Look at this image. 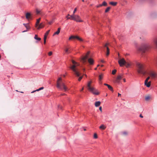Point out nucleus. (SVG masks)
Instances as JSON below:
<instances>
[{"label":"nucleus","instance_id":"1","mask_svg":"<svg viewBox=\"0 0 157 157\" xmlns=\"http://www.w3.org/2000/svg\"><path fill=\"white\" fill-rule=\"evenodd\" d=\"M73 65L70 67V68L73 71L74 74L77 76L78 77L80 75V73L78 68L77 66L79 65V64L74 61L72 60Z\"/></svg>","mask_w":157,"mask_h":157},{"label":"nucleus","instance_id":"2","mask_svg":"<svg viewBox=\"0 0 157 157\" xmlns=\"http://www.w3.org/2000/svg\"><path fill=\"white\" fill-rule=\"evenodd\" d=\"M56 87L60 90H64V91L67 90V88L62 81L61 77L59 78L57 81Z\"/></svg>","mask_w":157,"mask_h":157},{"label":"nucleus","instance_id":"3","mask_svg":"<svg viewBox=\"0 0 157 157\" xmlns=\"http://www.w3.org/2000/svg\"><path fill=\"white\" fill-rule=\"evenodd\" d=\"M136 66L137 71L139 73L143 75L145 74L146 72L144 70V65L143 63L137 62L136 63Z\"/></svg>","mask_w":157,"mask_h":157},{"label":"nucleus","instance_id":"4","mask_svg":"<svg viewBox=\"0 0 157 157\" xmlns=\"http://www.w3.org/2000/svg\"><path fill=\"white\" fill-rule=\"evenodd\" d=\"M92 82L91 81L88 82L87 85V87L88 90L94 94L96 95H98L99 94V92H98V90L94 89L93 87L91 86V84Z\"/></svg>","mask_w":157,"mask_h":157},{"label":"nucleus","instance_id":"5","mask_svg":"<svg viewBox=\"0 0 157 157\" xmlns=\"http://www.w3.org/2000/svg\"><path fill=\"white\" fill-rule=\"evenodd\" d=\"M149 48V45L147 44H142L140 47L138 48V50L144 53Z\"/></svg>","mask_w":157,"mask_h":157},{"label":"nucleus","instance_id":"6","mask_svg":"<svg viewBox=\"0 0 157 157\" xmlns=\"http://www.w3.org/2000/svg\"><path fill=\"white\" fill-rule=\"evenodd\" d=\"M75 39H76L80 41H82L83 40V39L82 38L78 36H71L69 38V40Z\"/></svg>","mask_w":157,"mask_h":157},{"label":"nucleus","instance_id":"7","mask_svg":"<svg viewBox=\"0 0 157 157\" xmlns=\"http://www.w3.org/2000/svg\"><path fill=\"white\" fill-rule=\"evenodd\" d=\"M90 54V52H88L86 55L81 58V61L83 63H85L86 62V59L88 57V56Z\"/></svg>","mask_w":157,"mask_h":157},{"label":"nucleus","instance_id":"8","mask_svg":"<svg viewBox=\"0 0 157 157\" xmlns=\"http://www.w3.org/2000/svg\"><path fill=\"white\" fill-rule=\"evenodd\" d=\"M118 63L121 67H122L125 65L126 61L124 58H122L118 61Z\"/></svg>","mask_w":157,"mask_h":157},{"label":"nucleus","instance_id":"9","mask_svg":"<svg viewBox=\"0 0 157 157\" xmlns=\"http://www.w3.org/2000/svg\"><path fill=\"white\" fill-rule=\"evenodd\" d=\"M150 77L149 76L147 77L145 81L144 85L147 87H149L151 86V82H148V80L149 79Z\"/></svg>","mask_w":157,"mask_h":157},{"label":"nucleus","instance_id":"10","mask_svg":"<svg viewBox=\"0 0 157 157\" xmlns=\"http://www.w3.org/2000/svg\"><path fill=\"white\" fill-rule=\"evenodd\" d=\"M75 18L76 20H74V21H75L77 22H83V21L81 19L80 17L78 15H75Z\"/></svg>","mask_w":157,"mask_h":157},{"label":"nucleus","instance_id":"11","mask_svg":"<svg viewBox=\"0 0 157 157\" xmlns=\"http://www.w3.org/2000/svg\"><path fill=\"white\" fill-rule=\"evenodd\" d=\"M109 44L108 43H106L104 46V47H106L107 48V53L106 55L107 56H108L109 54V48L107 46V45Z\"/></svg>","mask_w":157,"mask_h":157},{"label":"nucleus","instance_id":"12","mask_svg":"<svg viewBox=\"0 0 157 157\" xmlns=\"http://www.w3.org/2000/svg\"><path fill=\"white\" fill-rule=\"evenodd\" d=\"M149 75L152 78H155L157 76V74L153 72H151Z\"/></svg>","mask_w":157,"mask_h":157},{"label":"nucleus","instance_id":"13","mask_svg":"<svg viewBox=\"0 0 157 157\" xmlns=\"http://www.w3.org/2000/svg\"><path fill=\"white\" fill-rule=\"evenodd\" d=\"M104 85L108 87V89L110 90L113 91V88L110 85H108L106 83H105Z\"/></svg>","mask_w":157,"mask_h":157},{"label":"nucleus","instance_id":"14","mask_svg":"<svg viewBox=\"0 0 157 157\" xmlns=\"http://www.w3.org/2000/svg\"><path fill=\"white\" fill-rule=\"evenodd\" d=\"M88 62L90 65L93 64L94 61L93 59L92 58H89L88 60Z\"/></svg>","mask_w":157,"mask_h":157},{"label":"nucleus","instance_id":"15","mask_svg":"<svg viewBox=\"0 0 157 157\" xmlns=\"http://www.w3.org/2000/svg\"><path fill=\"white\" fill-rule=\"evenodd\" d=\"M122 78V77L120 75L118 76L116 79V82H119Z\"/></svg>","mask_w":157,"mask_h":157},{"label":"nucleus","instance_id":"16","mask_svg":"<svg viewBox=\"0 0 157 157\" xmlns=\"http://www.w3.org/2000/svg\"><path fill=\"white\" fill-rule=\"evenodd\" d=\"M60 28H58L57 31L55 33L53 34V36H54L56 35H58L60 33Z\"/></svg>","mask_w":157,"mask_h":157},{"label":"nucleus","instance_id":"17","mask_svg":"<svg viewBox=\"0 0 157 157\" xmlns=\"http://www.w3.org/2000/svg\"><path fill=\"white\" fill-rule=\"evenodd\" d=\"M40 19H41L40 18L37 20V21H36V27H37L38 26V25H39V24L40 23Z\"/></svg>","mask_w":157,"mask_h":157},{"label":"nucleus","instance_id":"18","mask_svg":"<svg viewBox=\"0 0 157 157\" xmlns=\"http://www.w3.org/2000/svg\"><path fill=\"white\" fill-rule=\"evenodd\" d=\"M101 104V102L99 101L96 102L95 103V105L96 107H98Z\"/></svg>","mask_w":157,"mask_h":157},{"label":"nucleus","instance_id":"19","mask_svg":"<svg viewBox=\"0 0 157 157\" xmlns=\"http://www.w3.org/2000/svg\"><path fill=\"white\" fill-rule=\"evenodd\" d=\"M36 14L37 15L41 14V10H40L37 9H36Z\"/></svg>","mask_w":157,"mask_h":157},{"label":"nucleus","instance_id":"20","mask_svg":"<svg viewBox=\"0 0 157 157\" xmlns=\"http://www.w3.org/2000/svg\"><path fill=\"white\" fill-rule=\"evenodd\" d=\"M31 14L30 13H27L26 14V17L27 19H28L30 18Z\"/></svg>","mask_w":157,"mask_h":157},{"label":"nucleus","instance_id":"21","mask_svg":"<svg viewBox=\"0 0 157 157\" xmlns=\"http://www.w3.org/2000/svg\"><path fill=\"white\" fill-rule=\"evenodd\" d=\"M75 14H73V15H70V18H71V19H71V20H75L76 19L75 18Z\"/></svg>","mask_w":157,"mask_h":157},{"label":"nucleus","instance_id":"22","mask_svg":"<svg viewBox=\"0 0 157 157\" xmlns=\"http://www.w3.org/2000/svg\"><path fill=\"white\" fill-rule=\"evenodd\" d=\"M122 134L124 136L127 135L128 134V132L126 131H123L122 132Z\"/></svg>","mask_w":157,"mask_h":157},{"label":"nucleus","instance_id":"23","mask_svg":"<svg viewBox=\"0 0 157 157\" xmlns=\"http://www.w3.org/2000/svg\"><path fill=\"white\" fill-rule=\"evenodd\" d=\"M117 3L116 2H110L109 4L113 6H115L117 5Z\"/></svg>","mask_w":157,"mask_h":157},{"label":"nucleus","instance_id":"24","mask_svg":"<svg viewBox=\"0 0 157 157\" xmlns=\"http://www.w3.org/2000/svg\"><path fill=\"white\" fill-rule=\"evenodd\" d=\"M34 38L35 39L37 40L38 41H40L41 40V38L39 37H38V36L37 35H35Z\"/></svg>","mask_w":157,"mask_h":157},{"label":"nucleus","instance_id":"25","mask_svg":"<svg viewBox=\"0 0 157 157\" xmlns=\"http://www.w3.org/2000/svg\"><path fill=\"white\" fill-rule=\"evenodd\" d=\"M99 128L100 129L104 130L106 128V127H105L104 125L102 124L100 126Z\"/></svg>","mask_w":157,"mask_h":157},{"label":"nucleus","instance_id":"26","mask_svg":"<svg viewBox=\"0 0 157 157\" xmlns=\"http://www.w3.org/2000/svg\"><path fill=\"white\" fill-rule=\"evenodd\" d=\"M44 26V25L42 24V23H40L37 29H40L41 28H42Z\"/></svg>","mask_w":157,"mask_h":157},{"label":"nucleus","instance_id":"27","mask_svg":"<svg viewBox=\"0 0 157 157\" xmlns=\"http://www.w3.org/2000/svg\"><path fill=\"white\" fill-rule=\"evenodd\" d=\"M130 63L126 61V63H125V65L126 67H128L130 66Z\"/></svg>","mask_w":157,"mask_h":157},{"label":"nucleus","instance_id":"28","mask_svg":"<svg viewBox=\"0 0 157 157\" xmlns=\"http://www.w3.org/2000/svg\"><path fill=\"white\" fill-rule=\"evenodd\" d=\"M154 42L157 47V37L155 38L154 40Z\"/></svg>","mask_w":157,"mask_h":157},{"label":"nucleus","instance_id":"29","mask_svg":"<svg viewBox=\"0 0 157 157\" xmlns=\"http://www.w3.org/2000/svg\"><path fill=\"white\" fill-rule=\"evenodd\" d=\"M102 5V6H107V3H106V2H105V1H104L103 3H102V4H101Z\"/></svg>","mask_w":157,"mask_h":157},{"label":"nucleus","instance_id":"30","mask_svg":"<svg viewBox=\"0 0 157 157\" xmlns=\"http://www.w3.org/2000/svg\"><path fill=\"white\" fill-rule=\"evenodd\" d=\"M150 98V97L149 96H147L145 97V100L147 101Z\"/></svg>","mask_w":157,"mask_h":157},{"label":"nucleus","instance_id":"31","mask_svg":"<svg viewBox=\"0 0 157 157\" xmlns=\"http://www.w3.org/2000/svg\"><path fill=\"white\" fill-rule=\"evenodd\" d=\"M103 75L101 74L99 76V79L100 80H101L103 78Z\"/></svg>","mask_w":157,"mask_h":157},{"label":"nucleus","instance_id":"32","mask_svg":"<svg viewBox=\"0 0 157 157\" xmlns=\"http://www.w3.org/2000/svg\"><path fill=\"white\" fill-rule=\"evenodd\" d=\"M111 8L109 7H108L105 11V13L108 12L110 10Z\"/></svg>","mask_w":157,"mask_h":157},{"label":"nucleus","instance_id":"33","mask_svg":"<svg viewBox=\"0 0 157 157\" xmlns=\"http://www.w3.org/2000/svg\"><path fill=\"white\" fill-rule=\"evenodd\" d=\"M94 139H97L98 138V136L96 133H95L94 134Z\"/></svg>","mask_w":157,"mask_h":157},{"label":"nucleus","instance_id":"34","mask_svg":"<svg viewBox=\"0 0 157 157\" xmlns=\"http://www.w3.org/2000/svg\"><path fill=\"white\" fill-rule=\"evenodd\" d=\"M65 52L67 53H69L70 52L69 51L68 49V48H66L65 49Z\"/></svg>","mask_w":157,"mask_h":157},{"label":"nucleus","instance_id":"35","mask_svg":"<svg viewBox=\"0 0 157 157\" xmlns=\"http://www.w3.org/2000/svg\"><path fill=\"white\" fill-rule=\"evenodd\" d=\"M50 31V30H48V31L46 33H45L44 35H45V36H47L48 35L49 33V32Z\"/></svg>","mask_w":157,"mask_h":157},{"label":"nucleus","instance_id":"36","mask_svg":"<svg viewBox=\"0 0 157 157\" xmlns=\"http://www.w3.org/2000/svg\"><path fill=\"white\" fill-rule=\"evenodd\" d=\"M116 71H117V70H116L115 69L114 70L112 71V74L113 75H114L116 73Z\"/></svg>","mask_w":157,"mask_h":157},{"label":"nucleus","instance_id":"37","mask_svg":"<svg viewBox=\"0 0 157 157\" xmlns=\"http://www.w3.org/2000/svg\"><path fill=\"white\" fill-rule=\"evenodd\" d=\"M25 27L27 29H30V27L28 24H27V25Z\"/></svg>","mask_w":157,"mask_h":157},{"label":"nucleus","instance_id":"38","mask_svg":"<svg viewBox=\"0 0 157 157\" xmlns=\"http://www.w3.org/2000/svg\"><path fill=\"white\" fill-rule=\"evenodd\" d=\"M82 78H83V76L80 77L78 79V81H80Z\"/></svg>","mask_w":157,"mask_h":157},{"label":"nucleus","instance_id":"39","mask_svg":"<svg viewBox=\"0 0 157 157\" xmlns=\"http://www.w3.org/2000/svg\"><path fill=\"white\" fill-rule=\"evenodd\" d=\"M52 52H50L48 53V55L49 56H51V55H52Z\"/></svg>","mask_w":157,"mask_h":157},{"label":"nucleus","instance_id":"40","mask_svg":"<svg viewBox=\"0 0 157 157\" xmlns=\"http://www.w3.org/2000/svg\"><path fill=\"white\" fill-rule=\"evenodd\" d=\"M76 11H77V8H75L74 9V11H73V14H74V15L75 14V12H76Z\"/></svg>","mask_w":157,"mask_h":157},{"label":"nucleus","instance_id":"41","mask_svg":"<svg viewBox=\"0 0 157 157\" xmlns=\"http://www.w3.org/2000/svg\"><path fill=\"white\" fill-rule=\"evenodd\" d=\"M68 16H70V15L69 14H68L67 16L66 17V18H67V19H71V18L70 17H69Z\"/></svg>","mask_w":157,"mask_h":157},{"label":"nucleus","instance_id":"42","mask_svg":"<svg viewBox=\"0 0 157 157\" xmlns=\"http://www.w3.org/2000/svg\"><path fill=\"white\" fill-rule=\"evenodd\" d=\"M58 107L59 109H62V107L61 106L59 105L58 106Z\"/></svg>","mask_w":157,"mask_h":157},{"label":"nucleus","instance_id":"43","mask_svg":"<svg viewBox=\"0 0 157 157\" xmlns=\"http://www.w3.org/2000/svg\"><path fill=\"white\" fill-rule=\"evenodd\" d=\"M102 6V5H101V4H99L97 6V7L98 8H99V7H101Z\"/></svg>","mask_w":157,"mask_h":157},{"label":"nucleus","instance_id":"44","mask_svg":"<svg viewBox=\"0 0 157 157\" xmlns=\"http://www.w3.org/2000/svg\"><path fill=\"white\" fill-rule=\"evenodd\" d=\"M47 37V36L44 35V40H46Z\"/></svg>","mask_w":157,"mask_h":157},{"label":"nucleus","instance_id":"45","mask_svg":"<svg viewBox=\"0 0 157 157\" xmlns=\"http://www.w3.org/2000/svg\"><path fill=\"white\" fill-rule=\"evenodd\" d=\"M44 87H40V88H39V90H43V89H44Z\"/></svg>","mask_w":157,"mask_h":157},{"label":"nucleus","instance_id":"46","mask_svg":"<svg viewBox=\"0 0 157 157\" xmlns=\"http://www.w3.org/2000/svg\"><path fill=\"white\" fill-rule=\"evenodd\" d=\"M99 109L101 112H102V107L101 106L99 107Z\"/></svg>","mask_w":157,"mask_h":157},{"label":"nucleus","instance_id":"47","mask_svg":"<svg viewBox=\"0 0 157 157\" xmlns=\"http://www.w3.org/2000/svg\"><path fill=\"white\" fill-rule=\"evenodd\" d=\"M53 23V22L52 21H50L48 22V24L50 25L52 24Z\"/></svg>","mask_w":157,"mask_h":157},{"label":"nucleus","instance_id":"48","mask_svg":"<svg viewBox=\"0 0 157 157\" xmlns=\"http://www.w3.org/2000/svg\"><path fill=\"white\" fill-rule=\"evenodd\" d=\"M140 117H141V118H143V116L141 115V114H140Z\"/></svg>","mask_w":157,"mask_h":157},{"label":"nucleus","instance_id":"49","mask_svg":"<svg viewBox=\"0 0 157 157\" xmlns=\"http://www.w3.org/2000/svg\"><path fill=\"white\" fill-rule=\"evenodd\" d=\"M118 97L120 96H121V94H120V93H118Z\"/></svg>","mask_w":157,"mask_h":157},{"label":"nucleus","instance_id":"50","mask_svg":"<svg viewBox=\"0 0 157 157\" xmlns=\"http://www.w3.org/2000/svg\"><path fill=\"white\" fill-rule=\"evenodd\" d=\"M101 62H102V63H104L105 62V61H104V60H101Z\"/></svg>","mask_w":157,"mask_h":157},{"label":"nucleus","instance_id":"51","mask_svg":"<svg viewBox=\"0 0 157 157\" xmlns=\"http://www.w3.org/2000/svg\"><path fill=\"white\" fill-rule=\"evenodd\" d=\"M23 25L25 26V27L27 25V24H23Z\"/></svg>","mask_w":157,"mask_h":157},{"label":"nucleus","instance_id":"52","mask_svg":"<svg viewBox=\"0 0 157 157\" xmlns=\"http://www.w3.org/2000/svg\"><path fill=\"white\" fill-rule=\"evenodd\" d=\"M35 92H36V90H34V91H32V92H31V93H33Z\"/></svg>","mask_w":157,"mask_h":157},{"label":"nucleus","instance_id":"53","mask_svg":"<svg viewBox=\"0 0 157 157\" xmlns=\"http://www.w3.org/2000/svg\"><path fill=\"white\" fill-rule=\"evenodd\" d=\"M46 42V40H44V44H45Z\"/></svg>","mask_w":157,"mask_h":157},{"label":"nucleus","instance_id":"54","mask_svg":"<svg viewBox=\"0 0 157 157\" xmlns=\"http://www.w3.org/2000/svg\"><path fill=\"white\" fill-rule=\"evenodd\" d=\"M36 91H40V90H39V89H37V90H36Z\"/></svg>","mask_w":157,"mask_h":157},{"label":"nucleus","instance_id":"55","mask_svg":"<svg viewBox=\"0 0 157 157\" xmlns=\"http://www.w3.org/2000/svg\"><path fill=\"white\" fill-rule=\"evenodd\" d=\"M123 80H124V82H125L126 81H125V79H123Z\"/></svg>","mask_w":157,"mask_h":157},{"label":"nucleus","instance_id":"56","mask_svg":"<svg viewBox=\"0 0 157 157\" xmlns=\"http://www.w3.org/2000/svg\"><path fill=\"white\" fill-rule=\"evenodd\" d=\"M83 89H84V88H83H83H82V90H81V91H82L83 90Z\"/></svg>","mask_w":157,"mask_h":157},{"label":"nucleus","instance_id":"57","mask_svg":"<svg viewBox=\"0 0 157 157\" xmlns=\"http://www.w3.org/2000/svg\"><path fill=\"white\" fill-rule=\"evenodd\" d=\"M156 67L157 68V62L156 63Z\"/></svg>","mask_w":157,"mask_h":157},{"label":"nucleus","instance_id":"58","mask_svg":"<svg viewBox=\"0 0 157 157\" xmlns=\"http://www.w3.org/2000/svg\"><path fill=\"white\" fill-rule=\"evenodd\" d=\"M27 31V30H26V31H24L23 32H26Z\"/></svg>","mask_w":157,"mask_h":157},{"label":"nucleus","instance_id":"59","mask_svg":"<svg viewBox=\"0 0 157 157\" xmlns=\"http://www.w3.org/2000/svg\"><path fill=\"white\" fill-rule=\"evenodd\" d=\"M103 66H103V65H101V67H103Z\"/></svg>","mask_w":157,"mask_h":157},{"label":"nucleus","instance_id":"60","mask_svg":"<svg viewBox=\"0 0 157 157\" xmlns=\"http://www.w3.org/2000/svg\"><path fill=\"white\" fill-rule=\"evenodd\" d=\"M95 70H96L97 69V67H96L95 68V69H94Z\"/></svg>","mask_w":157,"mask_h":157},{"label":"nucleus","instance_id":"61","mask_svg":"<svg viewBox=\"0 0 157 157\" xmlns=\"http://www.w3.org/2000/svg\"><path fill=\"white\" fill-rule=\"evenodd\" d=\"M61 95H65V94H61Z\"/></svg>","mask_w":157,"mask_h":157},{"label":"nucleus","instance_id":"62","mask_svg":"<svg viewBox=\"0 0 157 157\" xmlns=\"http://www.w3.org/2000/svg\"><path fill=\"white\" fill-rule=\"evenodd\" d=\"M84 131H86V129H84Z\"/></svg>","mask_w":157,"mask_h":157},{"label":"nucleus","instance_id":"63","mask_svg":"<svg viewBox=\"0 0 157 157\" xmlns=\"http://www.w3.org/2000/svg\"><path fill=\"white\" fill-rule=\"evenodd\" d=\"M63 76L64 77H65V75H63Z\"/></svg>","mask_w":157,"mask_h":157},{"label":"nucleus","instance_id":"64","mask_svg":"<svg viewBox=\"0 0 157 157\" xmlns=\"http://www.w3.org/2000/svg\"><path fill=\"white\" fill-rule=\"evenodd\" d=\"M82 1L83 2H84V0H82Z\"/></svg>","mask_w":157,"mask_h":157}]
</instances>
